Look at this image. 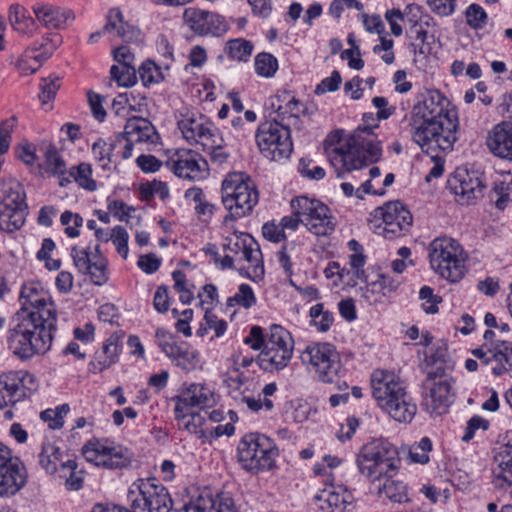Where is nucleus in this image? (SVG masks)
<instances>
[{"instance_id": "1", "label": "nucleus", "mask_w": 512, "mask_h": 512, "mask_svg": "<svg viewBox=\"0 0 512 512\" xmlns=\"http://www.w3.org/2000/svg\"><path fill=\"white\" fill-rule=\"evenodd\" d=\"M21 309L15 314L7 342L14 355L30 359L51 348L57 330V310L39 282L25 283L20 292Z\"/></svg>"}, {"instance_id": "2", "label": "nucleus", "mask_w": 512, "mask_h": 512, "mask_svg": "<svg viewBox=\"0 0 512 512\" xmlns=\"http://www.w3.org/2000/svg\"><path fill=\"white\" fill-rule=\"evenodd\" d=\"M410 132L422 151H451L458 140L456 109L438 90H427L417 97L410 114Z\"/></svg>"}, {"instance_id": "3", "label": "nucleus", "mask_w": 512, "mask_h": 512, "mask_svg": "<svg viewBox=\"0 0 512 512\" xmlns=\"http://www.w3.org/2000/svg\"><path fill=\"white\" fill-rule=\"evenodd\" d=\"M361 475L366 477L379 498L393 503L408 501L407 485L395 476L401 465L398 448L386 439H374L362 446L356 457Z\"/></svg>"}, {"instance_id": "4", "label": "nucleus", "mask_w": 512, "mask_h": 512, "mask_svg": "<svg viewBox=\"0 0 512 512\" xmlns=\"http://www.w3.org/2000/svg\"><path fill=\"white\" fill-rule=\"evenodd\" d=\"M325 149L339 178L345 172L362 169L382 157L381 142L368 126L358 127L345 139H341L338 133L329 136Z\"/></svg>"}, {"instance_id": "5", "label": "nucleus", "mask_w": 512, "mask_h": 512, "mask_svg": "<svg viewBox=\"0 0 512 512\" xmlns=\"http://www.w3.org/2000/svg\"><path fill=\"white\" fill-rule=\"evenodd\" d=\"M221 198L229 213L224 223L249 215L259 200V194L250 178L243 173H230L222 182Z\"/></svg>"}, {"instance_id": "6", "label": "nucleus", "mask_w": 512, "mask_h": 512, "mask_svg": "<svg viewBox=\"0 0 512 512\" xmlns=\"http://www.w3.org/2000/svg\"><path fill=\"white\" fill-rule=\"evenodd\" d=\"M238 460L244 470L252 474L272 470L279 455L275 442L260 433H247L237 447Z\"/></svg>"}, {"instance_id": "7", "label": "nucleus", "mask_w": 512, "mask_h": 512, "mask_svg": "<svg viewBox=\"0 0 512 512\" xmlns=\"http://www.w3.org/2000/svg\"><path fill=\"white\" fill-rule=\"evenodd\" d=\"M431 268L442 278L455 283L465 275L466 256L461 245L452 238L439 237L429 245Z\"/></svg>"}, {"instance_id": "8", "label": "nucleus", "mask_w": 512, "mask_h": 512, "mask_svg": "<svg viewBox=\"0 0 512 512\" xmlns=\"http://www.w3.org/2000/svg\"><path fill=\"white\" fill-rule=\"evenodd\" d=\"M130 507L138 512H171L173 499L169 490L157 478H139L127 493Z\"/></svg>"}, {"instance_id": "9", "label": "nucleus", "mask_w": 512, "mask_h": 512, "mask_svg": "<svg viewBox=\"0 0 512 512\" xmlns=\"http://www.w3.org/2000/svg\"><path fill=\"white\" fill-rule=\"evenodd\" d=\"M279 120L265 121L256 131L255 139L260 153L271 161L288 159L293 151L290 128Z\"/></svg>"}, {"instance_id": "10", "label": "nucleus", "mask_w": 512, "mask_h": 512, "mask_svg": "<svg viewBox=\"0 0 512 512\" xmlns=\"http://www.w3.org/2000/svg\"><path fill=\"white\" fill-rule=\"evenodd\" d=\"M294 350V341L288 330L272 325L265 347L258 357L259 366L264 370H280L287 366Z\"/></svg>"}, {"instance_id": "11", "label": "nucleus", "mask_w": 512, "mask_h": 512, "mask_svg": "<svg viewBox=\"0 0 512 512\" xmlns=\"http://www.w3.org/2000/svg\"><path fill=\"white\" fill-rule=\"evenodd\" d=\"M291 209L294 215H299L302 224L317 236H326L335 229L330 209L317 199L298 196L291 200Z\"/></svg>"}, {"instance_id": "12", "label": "nucleus", "mask_w": 512, "mask_h": 512, "mask_svg": "<svg viewBox=\"0 0 512 512\" xmlns=\"http://www.w3.org/2000/svg\"><path fill=\"white\" fill-rule=\"evenodd\" d=\"M84 458L96 466L107 469H123L132 461L127 448L114 445L108 439H91L82 448Z\"/></svg>"}, {"instance_id": "13", "label": "nucleus", "mask_w": 512, "mask_h": 512, "mask_svg": "<svg viewBox=\"0 0 512 512\" xmlns=\"http://www.w3.org/2000/svg\"><path fill=\"white\" fill-rule=\"evenodd\" d=\"M423 405L430 414L441 415L452 403L451 379L442 366L428 372L422 384Z\"/></svg>"}, {"instance_id": "14", "label": "nucleus", "mask_w": 512, "mask_h": 512, "mask_svg": "<svg viewBox=\"0 0 512 512\" xmlns=\"http://www.w3.org/2000/svg\"><path fill=\"white\" fill-rule=\"evenodd\" d=\"M302 362L309 364L322 382H334L341 371V361L336 348L330 343L307 346L301 355Z\"/></svg>"}, {"instance_id": "15", "label": "nucleus", "mask_w": 512, "mask_h": 512, "mask_svg": "<svg viewBox=\"0 0 512 512\" xmlns=\"http://www.w3.org/2000/svg\"><path fill=\"white\" fill-rule=\"evenodd\" d=\"M487 187V177L479 170L458 168L447 181V188L462 205H469L482 198Z\"/></svg>"}, {"instance_id": "16", "label": "nucleus", "mask_w": 512, "mask_h": 512, "mask_svg": "<svg viewBox=\"0 0 512 512\" xmlns=\"http://www.w3.org/2000/svg\"><path fill=\"white\" fill-rule=\"evenodd\" d=\"M374 218L381 220L377 225L378 234L393 239L408 232L412 225V215L400 201L388 202L373 212Z\"/></svg>"}, {"instance_id": "17", "label": "nucleus", "mask_w": 512, "mask_h": 512, "mask_svg": "<svg viewBox=\"0 0 512 512\" xmlns=\"http://www.w3.org/2000/svg\"><path fill=\"white\" fill-rule=\"evenodd\" d=\"M26 471L11 450L0 443V497L15 495L26 483Z\"/></svg>"}, {"instance_id": "18", "label": "nucleus", "mask_w": 512, "mask_h": 512, "mask_svg": "<svg viewBox=\"0 0 512 512\" xmlns=\"http://www.w3.org/2000/svg\"><path fill=\"white\" fill-rule=\"evenodd\" d=\"M183 18L189 28L201 37H221L229 29V25L222 15L196 7L186 8Z\"/></svg>"}, {"instance_id": "19", "label": "nucleus", "mask_w": 512, "mask_h": 512, "mask_svg": "<svg viewBox=\"0 0 512 512\" xmlns=\"http://www.w3.org/2000/svg\"><path fill=\"white\" fill-rule=\"evenodd\" d=\"M173 400L175 401L174 413L176 420H185L191 408L197 407L203 410L216 403L214 392L199 383H191L185 386Z\"/></svg>"}, {"instance_id": "20", "label": "nucleus", "mask_w": 512, "mask_h": 512, "mask_svg": "<svg viewBox=\"0 0 512 512\" xmlns=\"http://www.w3.org/2000/svg\"><path fill=\"white\" fill-rule=\"evenodd\" d=\"M166 166L179 178L199 181L208 172L207 161L193 150H177L167 161Z\"/></svg>"}, {"instance_id": "21", "label": "nucleus", "mask_w": 512, "mask_h": 512, "mask_svg": "<svg viewBox=\"0 0 512 512\" xmlns=\"http://www.w3.org/2000/svg\"><path fill=\"white\" fill-rule=\"evenodd\" d=\"M373 397L379 406L385 410V402L392 404L406 393V387L393 373L377 370L371 377Z\"/></svg>"}, {"instance_id": "22", "label": "nucleus", "mask_w": 512, "mask_h": 512, "mask_svg": "<svg viewBox=\"0 0 512 512\" xmlns=\"http://www.w3.org/2000/svg\"><path fill=\"white\" fill-rule=\"evenodd\" d=\"M155 337L162 352L175 361L177 366L186 371L194 368L197 353L191 350L187 343H178L174 336L164 329H157Z\"/></svg>"}, {"instance_id": "23", "label": "nucleus", "mask_w": 512, "mask_h": 512, "mask_svg": "<svg viewBox=\"0 0 512 512\" xmlns=\"http://www.w3.org/2000/svg\"><path fill=\"white\" fill-rule=\"evenodd\" d=\"M486 145L494 156L512 161V122L496 124L488 132Z\"/></svg>"}, {"instance_id": "24", "label": "nucleus", "mask_w": 512, "mask_h": 512, "mask_svg": "<svg viewBox=\"0 0 512 512\" xmlns=\"http://www.w3.org/2000/svg\"><path fill=\"white\" fill-rule=\"evenodd\" d=\"M33 12L36 19L47 29H65L75 19L72 10L49 4H36Z\"/></svg>"}, {"instance_id": "25", "label": "nucleus", "mask_w": 512, "mask_h": 512, "mask_svg": "<svg viewBox=\"0 0 512 512\" xmlns=\"http://www.w3.org/2000/svg\"><path fill=\"white\" fill-rule=\"evenodd\" d=\"M178 125L184 138L187 141L191 143H198L202 147L206 141H209L212 137L217 136L218 132V129L214 126V124L202 116L198 119H183L178 123Z\"/></svg>"}, {"instance_id": "26", "label": "nucleus", "mask_w": 512, "mask_h": 512, "mask_svg": "<svg viewBox=\"0 0 512 512\" xmlns=\"http://www.w3.org/2000/svg\"><path fill=\"white\" fill-rule=\"evenodd\" d=\"M121 336L117 333L110 335L103 343L100 350L96 351L93 360L90 362V371L99 373L111 367L117 362L121 350Z\"/></svg>"}, {"instance_id": "27", "label": "nucleus", "mask_w": 512, "mask_h": 512, "mask_svg": "<svg viewBox=\"0 0 512 512\" xmlns=\"http://www.w3.org/2000/svg\"><path fill=\"white\" fill-rule=\"evenodd\" d=\"M156 130L145 118L131 117L127 120L124 131L117 135V141L122 142L123 137H128L137 143H153Z\"/></svg>"}, {"instance_id": "28", "label": "nucleus", "mask_w": 512, "mask_h": 512, "mask_svg": "<svg viewBox=\"0 0 512 512\" xmlns=\"http://www.w3.org/2000/svg\"><path fill=\"white\" fill-rule=\"evenodd\" d=\"M104 31H116L117 36L126 42L138 40L140 31L124 21L122 12L118 8H112L107 15V23Z\"/></svg>"}, {"instance_id": "29", "label": "nucleus", "mask_w": 512, "mask_h": 512, "mask_svg": "<svg viewBox=\"0 0 512 512\" xmlns=\"http://www.w3.org/2000/svg\"><path fill=\"white\" fill-rule=\"evenodd\" d=\"M27 208L26 192L22 184L11 180L0 185V209Z\"/></svg>"}, {"instance_id": "30", "label": "nucleus", "mask_w": 512, "mask_h": 512, "mask_svg": "<svg viewBox=\"0 0 512 512\" xmlns=\"http://www.w3.org/2000/svg\"><path fill=\"white\" fill-rule=\"evenodd\" d=\"M500 460L494 470V484L498 488L512 486V436L499 454Z\"/></svg>"}, {"instance_id": "31", "label": "nucleus", "mask_w": 512, "mask_h": 512, "mask_svg": "<svg viewBox=\"0 0 512 512\" xmlns=\"http://www.w3.org/2000/svg\"><path fill=\"white\" fill-rule=\"evenodd\" d=\"M63 452L56 442L45 440L38 454V463L47 473L54 474L61 469Z\"/></svg>"}, {"instance_id": "32", "label": "nucleus", "mask_w": 512, "mask_h": 512, "mask_svg": "<svg viewBox=\"0 0 512 512\" xmlns=\"http://www.w3.org/2000/svg\"><path fill=\"white\" fill-rule=\"evenodd\" d=\"M385 410L394 420L398 422H410L417 411L416 404L412 401L410 395L406 392L403 397H399L392 404L385 402Z\"/></svg>"}, {"instance_id": "33", "label": "nucleus", "mask_w": 512, "mask_h": 512, "mask_svg": "<svg viewBox=\"0 0 512 512\" xmlns=\"http://www.w3.org/2000/svg\"><path fill=\"white\" fill-rule=\"evenodd\" d=\"M315 500L323 512H343L346 505L351 503L352 497L347 492L340 494L335 491H323Z\"/></svg>"}, {"instance_id": "34", "label": "nucleus", "mask_w": 512, "mask_h": 512, "mask_svg": "<svg viewBox=\"0 0 512 512\" xmlns=\"http://www.w3.org/2000/svg\"><path fill=\"white\" fill-rule=\"evenodd\" d=\"M8 377L10 382L15 384V387H12L15 403L29 397L37 389L35 377L28 372L10 373Z\"/></svg>"}, {"instance_id": "35", "label": "nucleus", "mask_w": 512, "mask_h": 512, "mask_svg": "<svg viewBox=\"0 0 512 512\" xmlns=\"http://www.w3.org/2000/svg\"><path fill=\"white\" fill-rule=\"evenodd\" d=\"M27 215L28 207L0 209V230L7 233L19 230L24 225Z\"/></svg>"}, {"instance_id": "36", "label": "nucleus", "mask_w": 512, "mask_h": 512, "mask_svg": "<svg viewBox=\"0 0 512 512\" xmlns=\"http://www.w3.org/2000/svg\"><path fill=\"white\" fill-rule=\"evenodd\" d=\"M8 18L14 30L19 33L31 35L35 30L34 19L28 14L27 10L19 4L10 6Z\"/></svg>"}, {"instance_id": "37", "label": "nucleus", "mask_w": 512, "mask_h": 512, "mask_svg": "<svg viewBox=\"0 0 512 512\" xmlns=\"http://www.w3.org/2000/svg\"><path fill=\"white\" fill-rule=\"evenodd\" d=\"M408 9L410 13L413 14V18L409 19L411 22V26L408 31V35L411 39H414L416 42H424L428 40V32L424 28V25H429V16H421V7L417 5H409Z\"/></svg>"}, {"instance_id": "38", "label": "nucleus", "mask_w": 512, "mask_h": 512, "mask_svg": "<svg viewBox=\"0 0 512 512\" xmlns=\"http://www.w3.org/2000/svg\"><path fill=\"white\" fill-rule=\"evenodd\" d=\"M53 47L46 48L44 54L36 56L34 50H25L22 56L16 62V68L21 74L29 75L35 73L47 60V55Z\"/></svg>"}, {"instance_id": "39", "label": "nucleus", "mask_w": 512, "mask_h": 512, "mask_svg": "<svg viewBox=\"0 0 512 512\" xmlns=\"http://www.w3.org/2000/svg\"><path fill=\"white\" fill-rule=\"evenodd\" d=\"M202 512H237L233 499L228 495H218L214 498L211 495H200Z\"/></svg>"}, {"instance_id": "40", "label": "nucleus", "mask_w": 512, "mask_h": 512, "mask_svg": "<svg viewBox=\"0 0 512 512\" xmlns=\"http://www.w3.org/2000/svg\"><path fill=\"white\" fill-rule=\"evenodd\" d=\"M244 239H246V247L241 252L243 258L253 266L254 277H260L264 274V266L259 245L250 235H244Z\"/></svg>"}, {"instance_id": "41", "label": "nucleus", "mask_w": 512, "mask_h": 512, "mask_svg": "<svg viewBox=\"0 0 512 512\" xmlns=\"http://www.w3.org/2000/svg\"><path fill=\"white\" fill-rule=\"evenodd\" d=\"M118 143L119 142L117 141V137L110 143L106 142L102 138H99L93 143L92 153L94 158L101 164L102 168L106 169L111 163L114 162L113 151Z\"/></svg>"}, {"instance_id": "42", "label": "nucleus", "mask_w": 512, "mask_h": 512, "mask_svg": "<svg viewBox=\"0 0 512 512\" xmlns=\"http://www.w3.org/2000/svg\"><path fill=\"white\" fill-rule=\"evenodd\" d=\"M40 150L44 153L45 162L48 169L57 175H65L66 165L62 157L59 155L56 147L51 143H43Z\"/></svg>"}, {"instance_id": "43", "label": "nucleus", "mask_w": 512, "mask_h": 512, "mask_svg": "<svg viewBox=\"0 0 512 512\" xmlns=\"http://www.w3.org/2000/svg\"><path fill=\"white\" fill-rule=\"evenodd\" d=\"M182 422L183 428L189 433L197 435L198 438H206L208 434H212L206 427V417L198 412H191L185 420H178Z\"/></svg>"}, {"instance_id": "44", "label": "nucleus", "mask_w": 512, "mask_h": 512, "mask_svg": "<svg viewBox=\"0 0 512 512\" xmlns=\"http://www.w3.org/2000/svg\"><path fill=\"white\" fill-rule=\"evenodd\" d=\"M253 45L250 41L238 38L226 43L225 52L230 58L246 62L252 54Z\"/></svg>"}, {"instance_id": "45", "label": "nucleus", "mask_w": 512, "mask_h": 512, "mask_svg": "<svg viewBox=\"0 0 512 512\" xmlns=\"http://www.w3.org/2000/svg\"><path fill=\"white\" fill-rule=\"evenodd\" d=\"M223 143L224 140L219 131L217 132V136L212 137L209 141L204 143L203 150L207 151L213 163L221 165L227 162L230 155L224 149Z\"/></svg>"}, {"instance_id": "46", "label": "nucleus", "mask_w": 512, "mask_h": 512, "mask_svg": "<svg viewBox=\"0 0 512 512\" xmlns=\"http://www.w3.org/2000/svg\"><path fill=\"white\" fill-rule=\"evenodd\" d=\"M60 477L66 479V486L69 490H79L82 487L83 479L77 473V463L75 460L68 459L61 462L59 470Z\"/></svg>"}, {"instance_id": "47", "label": "nucleus", "mask_w": 512, "mask_h": 512, "mask_svg": "<svg viewBox=\"0 0 512 512\" xmlns=\"http://www.w3.org/2000/svg\"><path fill=\"white\" fill-rule=\"evenodd\" d=\"M255 71L259 76L272 77L278 70V61L276 57L267 52L259 53L255 57Z\"/></svg>"}, {"instance_id": "48", "label": "nucleus", "mask_w": 512, "mask_h": 512, "mask_svg": "<svg viewBox=\"0 0 512 512\" xmlns=\"http://www.w3.org/2000/svg\"><path fill=\"white\" fill-rule=\"evenodd\" d=\"M69 176L73 177L79 186L88 191H94L97 188L96 182L91 177L92 169L89 164L81 163L77 167H72Z\"/></svg>"}, {"instance_id": "49", "label": "nucleus", "mask_w": 512, "mask_h": 512, "mask_svg": "<svg viewBox=\"0 0 512 512\" xmlns=\"http://www.w3.org/2000/svg\"><path fill=\"white\" fill-rule=\"evenodd\" d=\"M70 407L68 404H62L55 409H46L41 412L40 418L48 422L51 429H60L64 425V416L68 414Z\"/></svg>"}, {"instance_id": "50", "label": "nucleus", "mask_w": 512, "mask_h": 512, "mask_svg": "<svg viewBox=\"0 0 512 512\" xmlns=\"http://www.w3.org/2000/svg\"><path fill=\"white\" fill-rule=\"evenodd\" d=\"M432 450V442L428 437H423L409 449V457L412 462L426 464L429 462V452Z\"/></svg>"}, {"instance_id": "51", "label": "nucleus", "mask_w": 512, "mask_h": 512, "mask_svg": "<svg viewBox=\"0 0 512 512\" xmlns=\"http://www.w3.org/2000/svg\"><path fill=\"white\" fill-rule=\"evenodd\" d=\"M61 225L65 226V234L70 238H76L80 235V227L83 225V218L71 211H64L60 216Z\"/></svg>"}, {"instance_id": "52", "label": "nucleus", "mask_w": 512, "mask_h": 512, "mask_svg": "<svg viewBox=\"0 0 512 512\" xmlns=\"http://www.w3.org/2000/svg\"><path fill=\"white\" fill-rule=\"evenodd\" d=\"M236 303L246 309L251 308L256 304L255 294L248 284H241L238 288V292L227 300V305L232 306Z\"/></svg>"}, {"instance_id": "53", "label": "nucleus", "mask_w": 512, "mask_h": 512, "mask_svg": "<svg viewBox=\"0 0 512 512\" xmlns=\"http://www.w3.org/2000/svg\"><path fill=\"white\" fill-rule=\"evenodd\" d=\"M136 69L134 66L113 65L110 69L111 77L124 87L132 86L135 83Z\"/></svg>"}, {"instance_id": "54", "label": "nucleus", "mask_w": 512, "mask_h": 512, "mask_svg": "<svg viewBox=\"0 0 512 512\" xmlns=\"http://www.w3.org/2000/svg\"><path fill=\"white\" fill-rule=\"evenodd\" d=\"M466 23L475 30L482 29L487 22L485 10L478 4H471L465 11Z\"/></svg>"}, {"instance_id": "55", "label": "nucleus", "mask_w": 512, "mask_h": 512, "mask_svg": "<svg viewBox=\"0 0 512 512\" xmlns=\"http://www.w3.org/2000/svg\"><path fill=\"white\" fill-rule=\"evenodd\" d=\"M139 75L144 85L159 83L164 79L161 69L153 62L146 61L139 67Z\"/></svg>"}, {"instance_id": "56", "label": "nucleus", "mask_w": 512, "mask_h": 512, "mask_svg": "<svg viewBox=\"0 0 512 512\" xmlns=\"http://www.w3.org/2000/svg\"><path fill=\"white\" fill-rule=\"evenodd\" d=\"M86 274L90 275V278L95 285H104L108 281L105 259L102 256H99L91 263V267L87 270Z\"/></svg>"}, {"instance_id": "57", "label": "nucleus", "mask_w": 512, "mask_h": 512, "mask_svg": "<svg viewBox=\"0 0 512 512\" xmlns=\"http://www.w3.org/2000/svg\"><path fill=\"white\" fill-rule=\"evenodd\" d=\"M492 357H494L497 362H504L508 366L509 377H512V342H497Z\"/></svg>"}, {"instance_id": "58", "label": "nucleus", "mask_w": 512, "mask_h": 512, "mask_svg": "<svg viewBox=\"0 0 512 512\" xmlns=\"http://www.w3.org/2000/svg\"><path fill=\"white\" fill-rule=\"evenodd\" d=\"M277 114L281 118V121H284L285 114H289L288 120H297L300 114L308 115L309 112L306 107H303L299 100L293 97L284 108L280 106L277 109Z\"/></svg>"}, {"instance_id": "59", "label": "nucleus", "mask_w": 512, "mask_h": 512, "mask_svg": "<svg viewBox=\"0 0 512 512\" xmlns=\"http://www.w3.org/2000/svg\"><path fill=\"white\" fill-rule=\"evenodd\" d=\"M419 298L422 300V308L426 313L434 314L438 312V304L441 297L434 294L429 286H423L419 291Z\"/></svg>"}, {"instance_id": "60", "label": "nucleus", "mask_w": 512, "mask_h": 512, "mask_svg": "<svg viewBox=\"0 0 512 512\" xmlns=\"http://www.w3.org/2000/svg\"><path fill=\"white\" fill-rule=\"evenodd\" d=\"M71 257L73 258L74 265L78 271L82 274H86L93 262L88 248L73 246L71 248Z\"/></svg>"}, {"instance_id": "61", "label": "nucleus", "mask_w": 512, "mask_h": 512, "mask_svg": "<svg viewBox=\"0 0 512 512\" xmlns=\"http://www.w3.org/2000/svg\"><path fill=\"white\" fill-rule=\"evenodd\" d=\"M128 240L129 235L126 229L122 226H115L112 229L111 241L116 246L117 252L124 258L128 257Z\"/></svg>"}, {"instance_id": "62", "label": "nucleus", "mask_w": 512, "mask_h": 512, "mask_svg": "<svg viewBox=\"0 0 512 512\" xmlns=\"http://www.w3.org/2000/svg\"><path fill=\"white\" fill-rule=\"evenodd\" d=\"M508 190L509 186L504 182H500L495 183L490 193L491 200H494L495 206L500 210L505 209L508 202L510 201V194Z\"/></svg>"}, {"instance_id": "63", "label": "nucleus", "mask_w": 512, "mask_h": 512, "mask_svg": "<svg viewBox=\"0 0 512 512\" xmlns=\"http://www.w3.org/2000/svg\"><path fill=\"white\" fill-rule=\"evenodd\" d=\"M40 88L41 92L39 94V98L42 103L45 104L55 97L60 88V79L57 77L43 79Z\"/></svg>"}, {"instance_id": "64", "label": "nucleus", "mask_w": 512, "mask_h": 512, "mask_svg": "<svg viewBox=\"0 0 512 512\" xmlns=\"http://www.w3.org/2000/svg\"><path fill=\"white\" fill-rule=\"evenodd\" d=\"M312 163V160L307 158H301L299 160L298 164V171L299 173L310 180H320L324 178L325 171L320 166H314L313 168H310V165Z\"/></svg>"}]
</instances>
